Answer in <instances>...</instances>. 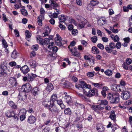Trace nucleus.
<instances>
[{"instance_id":"nucleus-1","label":"nucleus","mask_w":132,"mask_h":132,"mask_svg":"<svg viewBox=\"0 0 132 132\" xmlns=\"http://www.w3.org/2000/svg\"><path fill=\"white\" fill-rule=\"evenodd\" d=\"M107 98L108 99L110 100V102L111 103H117L119 102V95L117 92L109 94Z\"/></svg>"},{"instance_id":"nucleus-2","label":"nucleus","mask_w":132,"mask_h":132,"mask_svg":"<svg viewBox=\"0 0 132 132\" xmlns=\"http://www.w3.org/2000/svg\"><path fill=\"white\" fill-rule=\"evenodd\" d=\"M7 64L5 61L1 63L0 66V77H6L7 75L5 70L7 68Z\"/></svg>"},{"instance_id":"nucleus-3","label":"nucleus","mask_w":132,"mask_h":132,"mask_svg":"<svg viewBox=\"0 0 132 132\" xmlns=\"http://www.w3.org/2000/svg\"><path fill=\"white\" fill-rule=\"evenodd\" d=\"M87 91L84 90V94L88 97H90L94 95L96 93V94H97L98 90L95 88H94L92 89H91L90 88L88 89Z\"/></svg>"},{"instance_id":"nucleus-4","label":"nucleus","mask_w":132,"mask_h":132,"mask_svg":"<svg viewBox=\"0 0 132 132\" xmlns=\"http://www.w3.org/2000/svg\"><path fill=\"white\" fill-rule=\"evenodd\" d=\"M21 89L24 92H28L32 89L31 85L29 83H27L26 84L23 85L21 88Z\"/></svg>"},{"instance_id":"nucleus-5","label":"nucleus","mask_w":132,"mask_h":132,"mask_svg":"<svg viewBox=\"0 0 132 132\" xmlns=\"http://www.w3.org/2000/svg\"><path fill=\"white\" fill-rule=\"evenodd\" d=\"M130 92L128 91H123L121 95V98L124 100H126L130 98Z\"/></svg>"},{"instance_id":"nucleus-6","label":"nucleus","mask_w":132,"mask_h":132,"mask_svg":"<svg viewBox=\"0 0 132 132\" xmlns=\"http://www.w3.org/2000/svg\"><path fill=\"white\" fill-rule=\"evenodd\" d=\"M116 48L115 44L113 42L110 43L109 45L106 46L105 48L106 51L108 53H111L112 51V50Z\"/></svg>"},{"instance_id":"nucleus-7","label":"nucleus","mask_w":132,"mask_h":132,"mask_svg":"<svg viewBox=\"0 0 132 132\" xmlns=\"http://www.w3.org/2000/svg\"><path fill=\"white\" fill-rule=\"evenodd\" d=\"M97 105H93L91 106V108L94 111L97 112H98L99 110H103L104 108L103 106H102L100 104H98Z\"/></svg>"},{"instance_id":"nucleus-8","label":"nucleus","mask_w":132,"mask_h":132,"mask_svg":"<svg viewBox=\"0 0 132 132\" xmlns=\"http://www.w3.org/2000/svg\"><path fill=\"white\" fill-rule=\"evenodd\" d=\"M48 109L51 111L53 112H58L59 111V109L54 105V103H53L49 105Z\"/></svg>"},{"instance_id":"nucleus-9","label":"nucleus","mask_w":132,"mask_h":132,"mask_svg":"<svg viewBox=\"0 0 132 132\" xmlns=\"http://www.w3.org/2000/svg\"><path fill=\"white\" fill-rule=\"evenodd\" d=\"M15 115L14 111L12 109L7 110L5 112V116L9 118L14 117Z\"/></svg>"},{"instance_id":"nucleus-10","label":"nucleus","mask_w":132,"mask_h":132,"mask_svg":"<svg viewBox=\"0 0 132 132\" xmlns=\"http://www.w3.org/2000/svg\"><path fill=\"white\" fill-rule=\"evenodd\" d=\"M67 93L66 92L64 93V95H65L64 97V99L67 103L69 105H70L72 102V100L70 96L67 95Z\"/></svg>"},{"instance_id":"nucleus-11","label":"nucleus","mask_w":132,"mask_h":132,"mask_svg":"<svg viewBox=\"0 0 132 132\" xmlns=\"http://www.w3.org/2000/svg\"><path fill=\"white\" fill-rule=\"evenodd\" d=\"M18 97L19 100H24L27 98V95L26 93L23 92H20L19 93V95L18 96Z\"/></svg>"},{"instance_id":"nucleus-12","label":"nucleus","mask_w":132,"mask_h":132,"mask_svg":"<svg viewBox=\"0 0 132 132\" xmlns=\"http://www.w3.org/2000/svg\"><path fill=\"white\" fill-rule=\"evenodd\" d=\"M80 85L81 88H85L90 89L91 87L90 85L87 84L86 82L84 81H81L80 82Z\"/></svg>"},{"instance_id":"nucleus-13","label":"nucleus","mask_w":132,"mask_h":132,"mask_svg":"<svg viewBox=\"0 0 132 132\" xmlns=\"http://www.w3.org/2000/svg\"><path fill=\"white\" fill-rule=\"evenodd\" d=\"M9 82L10 84L13 86H16L18 83L15 78L13 77H11L9 79Z\"/></svg>"},{"instance_id":"nucleus-14","label":"nucleus","mask_w":132,"mask_h":132,"mask_svg":"<svg viewBox=\"0 0 132 132\" xmlns=\"http://www.w3.org/2000/svg\"><path fill=\"white\" fill-rule=\"evenodd\" d=\"M91 83L95 87L99 89L102 88L104 85V84L102 82H100L98 83L92 82Z\"/></svg>"},{"instance_id":"nucleus-15","label":"nucleus","mask_w":132,"mask_h":132,"mask_svg":"<svg viewBox=\"0 0 132 132\" xmlns=\"http://www.w3.org/2000/svg\"><path fill=\"white\" fill-rule=\"evenodd\" d=\"M36 120V118L32 115H31L28 117L27 122L30 124H32L35 122Z\"/></svg>"},{"instance_id":"nucleus-16","label":"nucleus","mask_w":132,"mask_h":132,"mask_svg":"<svg viewBox=\"0 0 132 132\" xmlns=\"http://www.w3.org/2000/svg\"><path fill=\"white\" fill-rule=\"evenodd\" d=\"M20 69L24 74L27 73L29 71V69L28 66L27 65H24L20 68Z\"/></svg>"},{"instance_id":"nucleus-17","label":"nucleus","mask_w":132,"mask_h":132,"mask_svg":"<svg viewBox=\"0 0 132 132\" xmlns=\"http://www.w3.org/2000/svg\"><path fill=\"white\" fill-rule=\"evenodd\" d=\"M28 81H32L37 77V75L33 74H29L28 75Z\"/></svg>"},{"instance_id":"nucleus-18","label":"nucleus","mask_w":132,"mask_h":132,"mask_svg":"<svg viewBox=\"0 0 132 132\" xmlns=\"http://www.w3.org/2000/svg\"><path fill=\"white\" fill-rule=\"evenodd\" d=\"M96 129L98 132H102L104 130L105 128L102 125L99 123L97 126Z\"/></svg>"},{"instance_id":"nucleus-19","label":"nucleus","mask_w":132,"mask_h":132,"mask_svg":"<svg viewBox=\"0 0 132 132\" xmlns=\"http://www.w3.org/2000/svg\"><path fill=\"white\" fill-rule=\"evenodd\" d=\"M9 104L12 109H17V108L16 104L12 101H11L9 102Z\"/></svg>"},{"instance_id":"nucleus-20","label":"nucleus","mask_w":132,"mask_h":132,"mask_svg":"<svg viewBox=\"0 0 132 132\" xmlns=\"http://www.w3.org/2000/svg\"><path fill=\"white\" fill-rule=\"evenodd\" d=\"M50 3H51L52 5L53 6V8L54 9L56 10V9H57V7H58V5L56 3L55 1L53 0H50Z\"/></svg>"},{"instance_id":"nucleus-21","label":"nucleus","mask_w":132,"mask_h":132,"mask_svg":"<svg viewBox=\"0 0 132 132\" xmlns=\"http://www.w3.org/2000/svg\"><path fill=\"white\" fill-rule=\"evenodd\" d=\"M56 12L57 13H54L52 15H49V16L51 18V16H52L53 18H57L58 16V14H60L61 12L60 10L59 9L56 10Z\"/></svg>"},{"instance_id":"nucleus-22","label":"nucleus","mask_w":132,"mask_h":132,"mask_svg":"<svg viewBox=\"0 0 132 132\" xmlns=\"http://www.w3.org/2000/svg\"><path fill=\"white\" fill-rule=\"evenodd\" d=\"M11 57L14 59L16 58L19 56V53L15 50H14L13 52L11 53Z\"/></svg>"},{"instance_id":"nucleus-23","label":"nucleus","mask_w":132,"mask_h":132,"mask_svg":"<svg viewBox=\"0 0 132 132\" xmlns=\"http://www.w3.org/2000/svg\"><path fill=\"white\" fill-rule=\"evenodd\" d=\"M98 104H100L102 106L103 105H106L108 104V102L106 100H99L98 101Z\"/></svg>"},{"instance_id":"nucleus-24","label":"nucleus","mask_w":132,"mask_h":132,"mask_svg":"<svg viewBox=\"0 0 132 132\" xmlns=\"http://www.w3.org/2000/svg\"><path fill=\"white\" fill-rule=\"evenodd\" d=\"M29 65L32 68H34L36 65V61L32 60H30L29 61Z\"/></svg>"},{"instance_id":"nucleus-25","label":"nucleus","mask_w":132,"mask_h":132,"mask_svg":"<svg viewBox=\"0 0 132 132\" xmlns=\"http://www.w3.org/2000/svg\"><path fill=\"white\" fill-rule=\"evenodd\" d=\"M109 117L114 121H115L116 118V115L115 114L114 111L113 110L111 111V114L109 116Z\"/></svg>"},{"instance_id":"nucleus-26","label":"nucleus","mask_w":132,"mask_h":132,"mask_svg":"<svg viewBox=\"0 0 132 132\" xmlns=\"http://www.w3.org/2000/svg\"><path fill=\"white\" fill-rule=\"evenodd\" d=\"M92 53L95 54H98L100 52L99 50L96 47L94 46L92 47Z\"/></svg>"},{"instance_id":"nucleus-27","label":"nucleus","mask_w":132,"mask_h":132,"mask_svg":"<svg viewBox=\"0 0 132 132\" xmlns=\"http://www.w3.org/2000/svg\"><path fill=\"white\" fill-rule=\"evenodd\" d=\"M47 30L45 32V33H43L42 36H43L45 37L48 36V33H50V32L51 29L50 28L49 26H47L46 27Z\"/></svg>"},{"instance_id":"nucleus-28","label":"nucleus","mask_w":132,"mask_h":132,"mask_svg":"<svg viewBox=\"0 0 132 132\" xmlns=\"http://www.w3.org/2000/svg\"><path fill=\"white\" fill-rule=\"evenodd\" d=\"M72 112L69 108H65L64 110V114L66 115H70L71 114Z\"/></svg>"},{"instance_id":"nucleus-29","label":"nucleus","mask_w":132,"mask_h":132,"mask_svg":"<svg viewBox=\"0 0 132 132\" xmlns=\"http://www.w3.org/2000/svg\"><path fill=\"white\" fill-rule=\"evenodd\" d=\"M46 53L48 54V56L53 58L52 59H54L56 57L55 56L56 55L55 54L52 53L50 51H47Z\"/></svg>"},{"instance_id":"nucleus-30","label":"nucleus","mask_w":132,"mask_h":132,"mask_svg":"<svg viewBox=\"0 0 132 132\" xmlns=\"http://www.w3.org/2000/svg\"><path fill=\"white\" fill-rule=\"evenodd\" d=\"M99 3V2L97 0H92L90 1V5L92 6H95Z\"/></svg>"},{"instance_id":"nucleus-31","label":"nucleus","mask_w":132,"mask_h":132,"mask_svg":"<svg viewBox=\"0 0 132 132\" xmlns=\"http://www.w3.org/2000/svg\"><path fill=\"white\" fill-rule=\"evenodd\" d=\"M52 104L51 101H44L42 102V104L45 107H49L50 105Z\"/></svg>"},{"instance_id":"nucleus-32","label":"nucleus","mask_w":132,"mask_h":132,"mask_svg":"<svg viewBox=\"0 0 132 132\" xmlns=\"http://www.w3.org/2000/svg\"><path fill=\"white\" fill-rule=\"evenodd\" d=\"M57 98V95L56 94L53 95L51 96V98L50 99V101H51V103H54L55 101L56 100Z\"/></svg>"},{"instance_id":"nucleus-33","label":"nucleus","mask_w":132,"mask_h":132,"mask_svg":"<svg viewBox=\"0 0 132 132\" xmlns=\"http://www.w3.org/2000/svg\"><path fill=\"white\" fill-rule=\"evenodd\" d=\"M44 16L42 15H40L37 18L38 21L39 25L41 26L42 25V20L44 19Z\"/></svg>"},{"instance_id":"nucleus-34","label":"nucleus","mask_w":132,"mask_h":132,"mask_svg":"<svg viewBox=\"0 0 132 132\" xmlns=\"http://www.w3.org/2000/svg\"><path fill=\"white\" fill-rule=\"evenodd\" d=\"M53 85L51 83H48L46 87V89L49 91H51L53 89Z\"/></svg>"},{"instance_id":"nucleus-35","label":"nucleus","mask_w":132,"mask_h":132,"mask_svg":"<svg viewBox=\"0 0 132 132\" xmlns=\"http://www.w3.org/2000/svg\"><path fill=\"white\" fill-rule=\"evenodd\" d=\"M70 51L72 53V54L74 56L79 57L80 56V54L77 51H74L72 50H70Z\"/></svg>"},{"instance_id":"nucleus-36","label":"nucleus","mask_w":132,"mask_h":132,"mask_svg":"<svg viewBox=\"0 0 132 132\" xmlns=\"http://www.w3.org/2000/svg\"><path fill=\"white\" fill-rule=\"evenodd\" d=\"M59 18L61 22H64L66 20L65 16L63 15H62L59 16Z\"/></svg>"},{"instance_id":"nucleus-37","label":"nucleus","mask_w":132,"mask_h":132,"mask_svg":"<svg viewBox=\"0 0 132 132\" xmlns=\"http://www.w3.org/2000/svg\"><path fill=\"white\" fill-rule=\"evenodd\" d=\"M119 85H116L115 84H112L111 86V89L114 91H117L118 90L117 87H119Z\"/></svg>"},{"instance_id":"nucleus-38","label":"nucleus","mask_w":132,"mask_h":132,"mask_svg":"<svg viewBox=\"0 0 132 132\" xmlns=\"http://www.w3.org/2000/svg\"><path fill=\"white\" fill-rule=\"evenodd\" d=\"M39 91L38 88L37 87H35L32 90V93L34 95L38 94Z\"/></svg>"},{"instance_id":"nucleus-39","label":"nucleus","mask_w":132,"mask_h":132,"mask_svg":"<svg viewBox=\"0 0 132 132\" xmlns=\"http://www.w3.org/2000/svg\"><path fill=\"white\" fill-rule=\"evenodd\" d=\"M25 33L27 39L29 41V40H28L27 38L30 37L31 36V34L29 31L28 30H27L26 31Z\"/></svg>"},{"instance_id":"nucleus-40","label":"nucleus","mask_w":132,"mask_h":132,"mask_svg":"<svg viewBox=\"0 0 132 132\" xmlns=\"http://www.w3.org/2000/svg\"><path fill=\"white\" fill-rule=\"evenodd\" d=\"M37 41L39 44H42V45H43L44 39H42L40 37L37 38Z\"/></svg>"},{"instance_id":"nucleus-41","label":"nucleus","mask_w":132,"mask_h":132,"mask_svg":"<svg viewBox=\"0 0 132 132\" xmlns=\"http://www.w3.org/2000/svg\"><path fill=\"white\" fill-rule=\"evenodd\" d=\"M104 73L108 76H111L112 74V71L110 70H107L104 72Z\"/></svg>"},{"instance_id":"nucleus-42","label":"nucleus","mask_w":132,"mask_h":132,"mask_svg":"<svg viewBox=\"0 0 132 132\" xmlns=\"http://www.w3.org/2000/svg\"><path fill=\"white\" fill-rule=\"evenodd\" d=\"M84 57L85 60H88L89 62H92L93 63L94 62V60H91L90 58L87 55H85L84 56Z\"/></svg>"},{"instance_id":"nucleus-43","label":"nucleus","mask_w":132,"mask_h":132,"mask_svg":"<svg viewBox=\"0 0 132 132\" xmlns=\"http://www.w3.org/2000/svg\"><path fill=\"white\" fill-rule=\"evenodd\" d=\"M85 24V22L80 20L79 24V26L80 27L82 28L84 27Z\"/></svg>"},{"instance_id":"nucleus-44","label":"nucleus","mask_w":132,"mask_h":132,"mask_svg":"<svg viewBox=\"0 0 132 132\" xmlns=\"http://www.w3.org/2000/svg\"><path fill=\"white\" fill-rule=\"evenodd\" d=\"M50 39L47 38H45L44 40L43 45L45 44H48L50 43Z\"/></svg>"},{"instance_id":"nucleus-45","label":"nucleus","mask_w":132,"mask_h":132,"mask_svg":"<svg viewBox=\"0 0 132 132\" xmlns=\"http://www.w3.org/2000/svg\"><path fill=\"white\" fill-rule=\"evenodd\" d=\"M91 40L93 43H95L97 40V36H94L91 37Z\"/></svg>"},{"instance_id":"nucleus-46","label":"nucleus","mask_w":132,"mask_h":132,"mask_svg":"<svg viewBox=\"0 0 132 132\" xmlns=\"http://www.w3.org/2000/svg\"><path fill=\"white\" fill-rule=\"evenodd\" d=\"M2 42L3 47L4 48H7V47L8 46L7 44V42H6L5 40L4 39L2 40Z\"/></svg>"},{"instance_id":"nucleus-47","label":"nucleus","mask_w":132,"mask_h":132,"mask_svg":"<svg viewBox=\"0 0 132 132\" xmlns=\"http://www.w3.org/2000/svg\"><path fill=\"white\" fill-rule=\"evenodd\" d=\"M21 13L23 15L26 16L28 14L27 11L24 9H23L21 10Z\"/></svg>"},{"instance_id":"nucleus-48","label":"nucleus","mask_w":132,"mask_h":132,"mask_svg":"<svg viewBox=\"0 0 132 132\" xmlns=\"http://www.w3.org/2000/svg\"><path fill=\"white\" fill-rule=\"evenodd\" d=\"M38 47L39 46L38 45H33L31 47V48L33 50L36 51L38 49Z\"/></svg>"},{"instance_id":"nucleus-49","label":"nucleus","mask_w":132,"mask_h":132,"mask_svg":"<svg viewBox=\"0 0 132 132\" xmlns=\"http://www.w3.org/2000/svg\"><path fill=\"white\" fill-rule=\"evenodd\" d=\"M116 47L117 49H119L121 48V43L119 42H118L116 44Z\"/></svg>"},{"instance_id":"nucleus-50","label":"nucleus","mask_w":132,"mask_h":132,"mask_svg":"<svg viewBox=\"0 0 132 132\" xmlns=\"http://www.w3.org/2000/svg\"><path fill=\"white\" fill-rule=\"evenodd\" d=\"M126 62L127 64L130 65L131 62V60L130 58H127L126 60Z\"/></svg>"},{"instance_id":"nucleus-51","label":"nucleus","mask_w":132,"mask_h":132,"mask_svg":"<svg viewBox=\"0 0 132 132\" xmlns=\"http://www.w3.org/2000/svg\"><path fill=\"white\" fill-rule=\"evenodd\" d=\"M128 65L126 63L124 62L122 64V67L124 69L127 70L128 69Z\"/></svg>"},{"instance_id":"nucleus-52","label":"nucleus","mask_w":132,"mask_h":132,"mask_svg":"<svg viewBox=\"0 0 132 132\" xmlns=\"http://www.w3.org/2000/svg\"><path fill=\"white\" fill-rule=\"evenodd\" d=\"M50 129L48 127H46L44 128L42 131L43 132H49Z\"/></svg>"},{"instance_id":"nucleus-53","label":"nucleus","mask_w":132,"mask_h":132,"mask_svg":"<svg viewBox=\"0 0 132 132\" xmlns=\"http://www.w3.org/2000/svg\"><path fill=\"white\" fill-rule=\"evenodd\" d=\"M62 129V127H56L55 129V131L56 132H61V130Z\"/></svg>"},{"instance_id":"nucleus-54","label":"nucleus","mask_w":132,"mask_h":132,"mask_svg":"<svg viewBox=\"0 0 132 132\" xmlns=\"http://www.w3.org/2000/svg\"><path fill=\"white\" fill-rule=\"evenodd\" d=\"M26 118V115L24 114H23L20 116V119L21 121H23Z\"/></svg>"},{"instance_id":"nucleus-55","label":"nucleus","mask_w":132,"mask_h":132,"mask_svg":"<svg viewBox=\"0 0 132 132\" xmlns=\"http://www.w3.org/2000/svg\"><path fill=\"white\" fill-rule=\"evenodd\" d=\"M97 47L100 49L103 50L104 48V45L101 43H99L97 45Z\"/></svg>"},{"instance_id":"nucleus-56","label":"nucleus","mask_w":132,"mask_h":132,"mask_svg":"<svg viewBox=\"0 0 132 132\" xmlns=\"http://www.w3.org/2000/svg\"><path fill=\"white\" fill-rule=\"evenodd\" d=\"M119 40V38L118 36L116 35L114 36L113 38V40L114 42L118 41Z\"/></svg>"},{"instance_id":"nucleus-57","label":"nucleus","mask_w":132,"mask_h":132,"mask_svg":"<svg viewBox=\"0 0 132 132\" xmlns=\"http://www.w3.org/2000/svg\"><path fill=\"white\" fill-rule=\"evenodd\" d=\"M27 111L30 113H33L34 112L32 108L31 107H29Z\"/></svg>"},{"instance_id":"nucleus-58","label":"nucleus","mask_w":132,"mask_h":132,"mask_svg":"<svg viewBox=\"0 0 132 132\" xmlns=\"http://www.w3.org/2000/svg\"><path fill=\"white\" fill-rule=\"evenodd\" d=\"M87 75L89 77H93L94 76V74L92 72H89L87 73Z\"/></svg>"},{"instance_id":"nucleus-59","label":"nucleus","mask_w":132,"mask_h":132,"mask_svg":"<svg viewBox=\"0 0 132 132\" xmlns=\"http://www.w3.org/2000/svg\"><path fill=\"white\" fill-rule=\"evenodd\" d=\"M78 33V30L76 29H73L72 32V34L74 35H77Z\"/></svg>"},{"instance_id":"nucleus-60","label":"nucleus","mask_w":132,"mask_h":132,"mask_svg":"<svg viewBox=\"0 0 132 132\" xmlns=\"http://www.w3.org/2000/svg\"><path fill=\"white\" fill-rule=\"evenodd\" d=\"M55 42L57 45H60L61 44H62L61 41L60 40L55 39Z\"/></svg>"},{"instance_id":"nucleus-61","label":"nucleus","mask_w":132,"mask_h":132,"mask_svg":"<svg viewBox=\"0 0 132 132\" xmlns=\"http://www.w3.org/2000/svg\"><path fill=\"white\" fill-rule=\"evenodd\" d=\"M59 27L60 28V29L62 30H64L65 28V26L64 25H62L61 24H60Z\"/></svg>"},{"instance_id":"nucleus-62","label":"nucleus","mask_w":132,"mask_h":132,"mask_svg":"<svg viewBox=\"0 0 132 132\" xmlns=\"http://www.w3.org/2000/svg\"><path fill=\"white\" fill-rule=\"evenodd\" d=\"M71 85V84L68 81L66 85L65 86H64V87L67 88H70V87Z\"/></svg>"},{"instance_id":"nucleus-63","label":"nucleus","mask_w":132,"mask_h":132,"mask_svg":"<svg viewBox=\"0 0 132 132\" xmlns=\"http://www.w3.org/2000/svg\"><path fill=\"white\" fill-rule=\"evenodd\" d=\"M9 64L10 66L13 67L15 66L16 64V63L14 61H12L9 63Z\"/></svg>"},{"instance_id":"nucleus-64","label":"nucleus","mask_w":132,"mask_h":132,"mask_svg":"<svg viewBox=\"0 0 132 132\" xmlns=\"http://www.w3.org/2000/svg\"><path fill=\"white\" fill-rule=\"evenodd\" d=\"M123 40L125 42L128 43L130 42V38L128 37L125 38L123 39Z\"/></svg>"}]
</instances>
